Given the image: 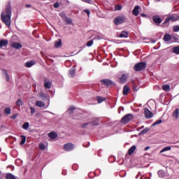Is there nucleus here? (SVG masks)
<instances>
[{
    "label": "nucleus",
    "mask_w": 179,
    "mask_h": 179,
    "mask_svg": "<svg viewBox=\"0 0 179 179\" xmlns=\"http://www.w3.org/2000/svg\"><path fill=\"white\" fill-rule=\"evenodd\" d=\"M10 17H12V7L10 3H8L4 10L1 14V19L3 24L10 27Z\"/></svg>",
    "instance_id": "obj_1"
},
{
    "label": "nucleus",
    "mask_w": 179,
    "mask_h": 179,
    "mask_svg": "<svg viewBox=\"0 0 179 179\" xmlns=\"http://www.w3.org/2000/svg\"><path fill=\"white\" fill-rule=\"evenodd\" d=\"M145 68H146V63L145 62L138 63L134 66V69L136 72H141V71H143V69H145Z\"/></svg>",
    "instance_id": "obj_2"
},
{
    "label": "nucleus",
    "mask_w": 179,
    "mask_h": 179,
    "mask_svg": "<svg viewBox=\"0 0 179 179\" xmlns=\"http://www.w3.org/2000/svg\"><path fill=\"white\" fill-rule=\"evenodd\" d=\"M125 20H127V18L124 15H120L116 17L114 19V23L116 24V26H118L119 24H121L122 23H124Z\"/></svg>",
    "instance_id": "obj_3"
},
{
    "label": "nucleus",
    "mask_w": 179,
    "mask_h": 179,
    "mask_svg": "<svg viewBox=\"0 0 179 179\" xmlns=\"http://www.w3.org/2000/svg\"><path fill=\"white\" fill-rule=\"evenodd\" d=\"M131 120H134V115L129 113L124 115L121 119V122L122 124H128V122H129V121H131Z\"/></svg>",
    "instance_id": "obj_4"
},
{
    "label": "nucleus",
    "mask_w": 179,
    "mask_h": 179,
    "mask_svg": "<svg viewBox=\"0 0 179 179\" xmlns=\"http://www.w3.org/2000/svg\"><path fill=\"white\" fill-rule=\"evenodd\" d=\"M128 78H129V73H123L119 79L120 83L124 85L128 80Z\"/></svg>",
    "instance_id": "obj_5"
},
{
    "label": "nucleus",
    "mask_w": 179,
    "mask_h": 179,
    "mask_svg": "<svg viewBox=\"0 0 179 179\" xmlns=\"http://www.w3.org/2000/svg\"><path fill=\"white\" fill-rule=\"evenodd\" d=\"M43 82L45 89H51V86H52V83L51 82V80H50L47 78H45Z\"/></svg>",
    "instance_id": "obj_6"
},
{
    "label": "nucleus",
    "mask_w": 179,
    "mask_h": 179,
    "mask_svg": "<svg viewBox=\"0 0 179 179\" xmlns=\"http://www.w3.org/2000/svg\"><path fill=\"white\" fill-rule=\"evenodd\" d=\"M64 149L66 152H71V150H73V149H75V145L71 143H66L64 145Z\"/></svg>",
    "instance_id": "obj_7"
},
{
    "label": "nucleus",
    "mask_w": 179,
    "mask_h": 179,
    "mask_svg": "<svg viewBox=\"0 0 179 179\" xmlns=\"http://www.w3.org/2000/svg\"><path fill=\"white\" fill-rule=\"evenodd\" d=\"M144 113H145V118H148V120H150V118H152V117H153V113H152V111H150L148 108H145L144 109Z\"/></svg>",
    "instance_id": "obj_8"
},
{
    "label": "nucleus",
    "mask_w": 179,
    "mask_h": 179,
    "mask_svg": "<svg viewBox=\"0 0 179 179\" xmlns=\"http://www.w3.org/2000/svg\"><path fill=\"white\" fill-rule=\"evenodd\" d=\"M101 83L108 87L113 86V85H114V82L107 79L101 80Z\"/></svg>",
    "instance_id": "obj_9"
},
{
    "label": "nucleus",
    "mask_w": 179,
    "mask_h": 179,
    "mask_svg": "<svg viewBox=\"0 0 179 179\" xmlns=\"http://www.w3.org/2000/svg\"><path fill=\"white\" fill-rule=\"evenodd\" d=\"M152 20L154 23H156V24H160V23L163 22V20H162V18H160L159 15H154L152 17Z\"/></svg>",
    "instance_id": "obj_10"
},
{
    "label": "nucleus",
    "mask_w": 179,
    "mask_h": 179,
    "mask_svg": "<svg viewBox=\"0 0 179 179\" xmlns=\"http://www.w3.org/2000/svg\"><path fill=\"white\" fill-rule=\"evenodd\" d=\"M38 96L45 101L46 100H50V95H47V94H45L44 92H40Z\"/></svg>",
    "instance_id": "obj_11"
},
{
    "label": "nucleus",
    "mask_w": 179,
    "mask_h": 179,
    "mask_svg": "<svg viewBox=\"0 0 179 179\" xmlns=\"http://www.w3.org/2000/svg\"><path fill=\"white\" fill-rule=\"evenodd\" d=\"M16 106L18 110H23V102L22 101V99H17V101H16Z\"/></svg>",
    "instance_id": "obj_12"
},
{
    "label": "nucleus",
    "mask_w": 179,
    "mask_h": 179,
    "mask_svg": "<svg viewBox=\"0 0 179 179\" xmlns=\"http://www.w3.org/2000/svg\"><path fill=\"white\" fill-rule=\"evenodd\" d=\"M11 47L13 48H15L16 50H19V49L22 48V44H20L17 42H13L11 44Z\"/></svg>",
    "instance_id": "obj_13"
},
{
    "label": "nucleus",
    "mask_w": 179,
    "mask_h": 179,
    "mask_svg": "<svg viewBox=\"0 0 179 179\" xmlns=\"http://www.w3.org/2000/svg\"><path fill=\"white\" fill-rule=\"evenodd\" d=\"M139 6H136L132 10V13L134 16H138L139 15Z\"/></svg>",
    "instance_id": "obj_14"
},
{
    "label": "nucleus",
    "mask_w": 179,
    "mask_h": 179,
    "mask_svg": "<svg viewBox=\"0 0 179 179\" xmlns=\"http://www.w3.org/2000/svg\"><path fill=\"white\" fill-rule=\"evenodd\" d=\"M36 107H40L41 108H43V107H45V102H43L42 101H36Z\"/></svg>",
    "instance_id": "obj_15"
},
{
    "label": "nucleus",
    "mask_w": 179,
    "mask_h": 179,
    "mask_svg": "<svg viewBox=\"0 0 179 179\" xmlns=\"http://www.w3.org/2000/svg\"><path fill=\"white\" fill-rule=\"evenodd\" d=\"M172 117L175 118L176 120H178L179 117V109L176 108L173 113H172Z\"/></svg>",
    "instance_id": "obj_16"
},
{
    "label": "nucleus",
    "mask_w": 179,
    "mask_h": 179,
    "mask_svg": "<svg viewBox=\"0 0 179 179\" xmlns=\"http://www.w3.org/2000/svg\"><path fill=\"white\" fill-rule=\"evenodd\" d=\"M24 65H25L26 68H31V66H33V65H36V62L31 60V61L25 63Z\"/></svg>",
    "instance_id": "obj_17"
},
{
    "label": "nucleus",
    "mask_w": 179,
    "mask_h": 179,
    "mask_svg": "<svg viewBox=\"0 0 179 179\" xmlns=\"http://www.w3.org/2000/svg\"><path fill=\"white\" fill-rule=\"evenodd\" d=\"M62 46V41L61 39H58V41H55V48H59V47Z\"/></svg>",
    "instance_id": "obj_18"
},
{
    "label": "nucleus",
    "mask_w": 179,
    "mask_h": 179,
    "mask_svg": "<svg viewBox=\"0 0 179 179\" xmlns=\"http://www.w3.org/2000/svg\"><path fill=\"white\" fill-rule=\"evenodd\" d=\"M128 34L129 33L127 31H122L120 34L119 37H120V38H127V37H128Z\"/></svg>",
    "instance_id": "obj_19"
},
{
    "label": "nucleus",
    "mask_w": 179,
    "mask_h": 179,
    "mask_svg": "<svg viewBox=\"0 0 179 179\" xmlns=\"http://www.w3.org/2000/svg\"><path fill=\"white\" fill-rule=\"evenodd\" d=\"M6 45H8V40L6 39L0 40V47H5Z\"/></svg>",
    "instance_id": "obj_20"
},
{
    "label": "nucleus",
    "mask_w": 179,
    "mask_h": 179,
    "mask_svg": "<svg viewBox=\"0 0 179 179\" xmlns=\"http://www.w3.org/2000/svg\"><path fill=\"white\" fill-rule=\"evenodd\" d=\"M2 72L6 82H9V75L8 74L6 70H3Z\"/></svg>",
    "instance_id": "obj_21"
},
{
    "label": "nucleus",
    "mask_w": 179,
    "mask_h": 179,
    "mask_svg": "<svg viewBox=\"0 0 179 179\" xmlns=\"http://www.w3.org/2000/svg\"><path fill=\"white\" fill-rule=\"evenodd\" d=\"M129 92V87H128L127 85H124V87L123 88L124 96H127V94H128Z\"/></svg>",
    "instance_id": "obj_22"
},
{
    "label": "nucleus",
    "mask_w": 179,
    "mask_h": 179,
    "mask_svg": "<svg viewBox=\"0 0 179 179\" xmlns=\"http://www.w3.org/2000/svg\"><path fill=\"white\" fill-rule=\"evenodd\" d=\"M90 124L91 127H97L99 125V119L94 120Z\"/></svg>",
    "instance_id": "obj_23"
},
{
    "label": "nucleus",
    "mask_w": 179,
    "mask_h": 179,
    "mask_svg": "<svg viewBox=\"0 0 179 179\" xmlns=\"http://www.w3.org/2000/svg\"><path fill=\"white\" fill-rule=\"evenodd\" d=\"M136 150V146L133 145L131 148L129 149V155H134V152Z\"/></svg>",
    "instance_id": "obj_24"
},
{
    "label": "nucleus",
    "mask_w": 179,
    "mask_h": 179,
    "mask_svg": "<svg viewBox=\"0 0 179 179\" xmlns=\"http://www.w3.org/2000/svg\"><path fill=\"white\" fill-rule=\"evenodd\" d=\"M48 136L49 138H51V139H55V138L58 136V134H57L55 132H50L49 133Z\"/></svg>",
    "instance_id": "obj_25"
},
{
    "label": "nucleus",
    "mask_w": 179,
    "mask_h": 179,
    "mask_svg": "<svg viewBox=\"0 0 179 179\" xmlns=\"http://www.w3.org/2000/svg\"><path fill=\"white\" fill-rule=\"evenodd\" d=\"M164 41H171V35L169 34H166L164 36Z\"/></svg>",
    "instance_id": "obj_26"
},
{
    "label": "nucleus",
    "mask_w": 179,
    "mask_h": 179,
    "mask_svg": "<svg viewBox=\"0 0 179 179\" xmlns=\"http://www.w3.org/2000/svg\"><path fill=\"white\" fill-rule=\"evenodd\" d=\"M76 72V69H75V68L70 69L69 75H70L71 78H73V76H75Z\"/></svg>",
    "instance_id": "obj_27"
},
{
    "label": "nucleus",
    "mask_w": 179,
    "mask_h": 179,
    "mask_svg": "<svg viewBox=\"0 0 179 179\" xmlns=\"http://www.w3.org/2000/svg\"><path fill=\"white\" fill-rule=\"evenodd\" d=\"M6 179H16V176H15L12 173H8L6 176Z\"/></svg>",
    "instance_id": "obj_28"
},
{
    "label": "nucleus",
    "mask_w": 179,
    "mask_h": 179,
    "mask_svg": "<svg viewBox=\"0 0 179 179\" xmlns=\"http://www.w3.org/2000/svg\"><path fill=\"white\" fill-rule=\"evenodd\" d=\"M162 89L164 92H170V85H164L162 86Z\"/></svg>",
    "instance_id": "obj_29"
},
{
    "label": "nucleus",
    "mask_w": 179,
    "mask_h": 179,
    "mask_svg": "<svg viewBox=\"0 0 179 179\" xmlns=\"http://www.w3.org/2000/svg\"><path fill=\"white\" fill-rule=\"evenodd\" d=\"M168 150H171V147L167 146L164 148L161 151L160 153H164V152H168Z\"/></svg>",
    "instance_id": "obj_30"
},
{
    "label": "nucleus",
    "mask_w": 179,
    "mask_h": 179,
    "mask_svg": "<svg viewBox=\"0 0 179 179\" xmlns=\"http://www.w3.org/2000/svg\"><path fill=\"white\" fill-rule=\"evenodd\" d=\"M96 100H97L98 103H103V101H106V99L103 98L101 96H98V97H96Z\"/></svg>",
    "instance_id": "obj_31"
},
{
    "label": "nucleus",
    "mask_w": 179,
    "mask_h": 179,
    "mask_svg": "<svg viewBox=\"0 0 179 179\" xmlns=\"http://www.w3.org/2000/svg\"><path fill=\"white\" fill-rule=\"evenodd\" d=\"M29 127H30V124L27 122L23 124V129H25V131H27Z\"/></svg>",
    "instance_id": "obj_32"
},
{
    "label": "nucleus",
    "mask_w": 179,
    "mask_h": 179,
    "mask_svg": "<svg viewBox=\"0 0 179 179\" xmlns=\"http://www.w3.org/2000/svg\"><path fill=\"white\" fill-rule=\"evenodd\" d=\"M64 21L66 22L67 24H71L72 20L69 19L68 17H64Z\"/></svg>",
    "instance_id": "obj_33"
},
{
    "label": "nucleus",
    "mask_w": 179,
    "mask_h": 179,
    "mask_svg": "<svg viewBox=\"0 0 179 179\" xmlns=\"http://www.w3.org/2000/svg\"><path fill=\"white\" fill-rule=\"evenodd\" d=\"M173 52H174V54L179 55V47L178 46L174 47L173 49Z\"/></svg>",
    "instance_id": "obj_34"
},
{
    "label": "nucleus",
    "mask_w": 179,
    "mask_h": 179,
    "mask_svg": "<svg viewBox=\"0 0 179 179\" xmlns=\"http://www.w3.org/2000/svg\"><path fill=\"white\" fill-rule=\"evenodd\" d=\"M75 107H71L68 109L67 112L69 113V114H73V111H75Z\"/></svg>",
    "instance_id": "obj_35"
},
{
    "label": "nucleus",
    "mask_w": 179,
    "mask_h": 179,
    "mask_svg": "<svg viewBox=\"0 0 179 179\" xmlns=\"http://www.w3.org/2000/svg\"><path fill=\"white\" fill-rule=\"evenodd\" d=\"M158 176L160 178H163L164 177V171L161 170L158 171Z\"/></svg>",
    "instance_id": "obj_36"
},
{
    "label": "nucleus",
    "mask_w": 179,
    "mask_h": 179,
    "mask_svg": "<svg viewBox=\"0 0 179 179\" xmlns=\"http://www.w3.org/2000/svg\"><path fill=\"white\" fill-rule=\"evenodd\" d=\"M38 148L41 150H44V149H45V145H44L43 143H41L38 145Z\"/></svg>",
    "instance_id": "obj_37"
},
{
    "label": "nucleus",
    "mask_w": 179,
    "mask_h": 179,
    "mask_svg": "<svg viewBox=\"0 0 179 179\" xmlns=\"http://www.w3.org/2000/svg\"><path fill=\"white\" fill-rule=\"evenodd\" d=\"M173 30L175 33H178L179 31V25H175L173 27Z\"/></svg>",
    "instance_id": "obj_38"
},
{
    "label": "nucleus",
    "mask_w": 179,
    "mask_h": 179,
    "mask_svg": "<svg viewBox=\"0 0 179 179\" xmlns=\"http://www.w3.org/2000/svg\"><path fill=\"white\" fill-rule=\"evenodd\" d=\"M162 122H163L162 120H158L152 124V127H155V125H159V124H162Z\"/></svg>",
    "instance_id": "obj_39"
},
{
    "label": "nucleus",
    "mask_w": 179,
    "mask_h": 179,
    "mask_svg": "<svg viewBox=\"0 0 179 179\" xmlns=\"http://www.w3.org/2000/svg\"><path fill=\"white\" fill-rule=\"evenodd\" d=\"M148 132H149V129L148 128H145L143 130H142L140 134L142 135L143 134H148Z\"/></svg>",
    "instance_id": "obj_40"
},
{
    "label": "nucleus",
    "mask_w": 179,
    "mask_h": 179,
    "mask_svg": "<svg viewBox=\"0 0 179 179\" xmlns=\"http://www.w3.org/2000/svg\"><path fill=\"white\" fill-rule=\"evenodd\" d=\"M93 40H91L87 43V47H92L93 45Z\"/></svg>",
    "instance_id": "obj_41"
},
{
    "label": "nucleus",
    "mask_w": 179,
    "mask_h": 179,
    "mask_svg": "<svg viewBox=\"0 0 179 179\" xmlns=\"http://www.w3.org/2000/svg\"><path fill=\"white\" fill-rule=\"evenodd\" d=\"M89 125H91L90 122H87V123L83 124L82 128H87V127H89Z\"/></svg>",
    "instance_id": "obj_42"
},
{
    "label": "nucleus",
    "mask_w": 179,
    "mask_h": 179,
    "mask_svg": "<svg viewBox=\"0 0 179 179\" xmlns=\"http://www.w3.org/2000/svg\"><path fill=\"white\" fill-rule=\"evenodd\" d=\"M4 113H5V114H10V108H6L4 110Z\"/></svg>",
    "instance_id": "obj_43"
},
{
    "label": "nucleus",
    "mask_w": 179,
    "mask_h": 179,
    "mask_svg": "<svg viewBox=\"0 0 179 179\" xmlns=\"http://www.w3.org/2000/svg\"><path fill=\"white\" fill-rule=\"evenodd\" d=\"M122 9V6L117 5L115 7V10H121Z\"/></svg>",
    "instance_id": "obj_44"
},
{
    "label": "nucleus",
    "mask_w": 179,
    "mask_h": 179,
    "mask_svg": "<svg viewBox=\"0 0 179 179\" xmlns=\"http://www.w3.org/2000/svg\"><path fill=\"white\" fill-rule=\"evenodd\" d=\"M30 110H31V115H33L34 113H36V108L31 107Z\"/></svg>",
    "instance_id": "obj_45"
},
{
    "label": "nucleus",
    "mask_w": 179,
    "mask_h": 179,
    "mask_svg": "<svg viewBox=\"0 0 179 179\" xmlns=\"http://www.w3.org/2000/svg\"><path fill=\"white\" fill-rule=\"evenodd\" d=\"M83 146L84 148H89V146H90V142H87V143H85Z\"/></svg>",
    "instance_id": "obj_46"
},
{
    "label": "nucleus",
    "mask_w": 179,
    "mask_h": 179,
    "mask_svg": "<svg viewBox=\"0 0 179 179\" xmlns=\"http://www.w3.org/2000/svg\"><path fill=\"white\" fill-rule=\"evenodd\" d=\"M54 8H55V9L59 8V3L57 2L53 5Z\"/></svg>",
    "instance_id": "obj_47"
},
{
    "label": "nucleus",
    "mask_w": 179,
    "mask_h": 179,
    "mask_svg": "<svg viewBox=\"0 0 179 179\" xmlns=\"http://www.w3.org/2000/svg\"><path fill=\"white\" fill-rule=\"evenodd\" d=\"M83 2H85L86 3H91L92 1L90 0H81Z\"/></svg>",
    "instance_id": "obj_48"
},
{
    "label": "nucleus",
    "mask_w": 179,
    "mask_h": 179,
    "mask_svg": "<svg viewBox=\"0 0 179 179\" xmlns=\"http://www.w3.org/2000/svg\"><path fill=\"white\" fill-rule=\"evenodd\" d=\"M84 12H85V13H87L88 16L89 15H90V10L89 9H85Z\"/></svg>",
    "instance_id": "obj_49"
},
{
    "label": "nucleus",
    "mask_w": 179,
    "mask_h": 179,
    "mask_svg": "<svg viewBox=\"0 0 179 179\" xmlns=\"http://www.w3.org/2000/svg\"><path fill=\"white\" fill-rule=\"evenodd\" d=\"M21 141H20V145H23V136H21Z\"/></svg>",
    "instance_id": "obj_50"
},
{
    "label": "nucleus",
    "mask_w": 179,
    "mask_h": 179,
    "mask_svg": "<svg viewBox=\"0 0 179 179\" xmlns=\"http://www.w3.org/2000/svg\"><path fill=\"white\" fill-rule=\"evenodd\" d=\"M16 117H17V115H13L11 116V118H12V120H15V118H16Z\"/></svg>",
    "instance_id": "obj_51"
},
{
    "label": "nucleus",
    "mask_w": 179,
    "mask_h": 179,
    "mask_svg": "<svg viewBox=\"0 0 179 179\" xmlns=\"http://www.w3.org/2000/svg\"><path fill=\"white\" fill-rule=\"evenodd\" d=\"M141 16H142V17H148V15L144 13H141Z\"/></svg>",
    "instance_id": "obj_52"
},
{
    "label": "nucleus",
    "mask_w": 179,
    "mask_h": 179,
    "mask_svg": "<svg viewBox=\"0 0 179 179\" xmlns=\"http://www.w3.org/2000/svg\"><path fill=\"white\" fill-rule=\"evenodd\" d=\"M26 143V136H23V143Z\"/></svg>",
    "instance_id": "obj_53"
},
{
    "label": "nucleus",
    "mask_w": 179,
    "mask_h": 179,
    "mask_svg": "<svg viewBox=\"0 0 179 179\" xmlns=\"http://www.w3.org/2000/svg\"><path fill=\"white\" fill-rule=\"evenodd\" d=\"M85 47H86V46H84V47H80V51H78V54H79V52H80V51H82V50H83V48H85Z\"/></svg>",
    "instance_id": "obj_54"
},
{
    "label": "nucleus",
    "mask_w": 179,
    "mask_h": 179,
    "mask_svg": "<svg viewBox=\"0 0 179 179\" xmlns=\"http://www.w3.org/2000/svg\"><path fill=\"white\" fill-rule=\"evenodd\" d=\"M31 6V5H30V4H27V5H26V7H27V8H30Z\"/></svg>",
    "instance_id": "obj_55"
},
{
    "label": "nucleus",
    "mask_w": 179,
    "mask_h": 179,
    "mask_svg": "<svg viewBox=\"0 0 179 179\" xmlns=\"http://www.w3.org/2000/svg\"><path fill=\"white\" fill-rule=\"evenodd\" d=\"M149 148H150L149 146L145 147V150H148V149H149Z\"/></svg>",
    "instance_id": "obj_56"
},
{
    "label": "nucleus",
    "mask_w": 179,
    "mask_h": 179,
    "mask_svg": "<svg viewBox=\"0 0 179 179\" xmlns=\"http://www.w3.org/2000/svg\"><path fill=\"white\" fill-rule=\"evenodd\" d=\"M19 162H20V160L17 159V160L15 161V163H19Z\"/></svg>",
    "instance_id": "obj_57"
},
{
    "label": "nucleus",
    "mask_w": 179,
    "mask_h": 179,
    "mask_svg": "<svg viewBox=\"0 0 179 179\" xmlns=\"http://www.w3.org/2000/svg\"><path fill=\"white\" fill-rule=\"evenodd\" d=\"M160 1H162V0H157V2H160Z\"/></svg>",
    "instance_id": "obj_58"
},
{
    "label": "nucleus",
    "mask_w": 179,
    "mask_h": 179,
    "mask_svg": "<svg viewBox=\"0 0 179 179\" xmlns=\"http://www.w3.org/2000/svg\"><path fill=\"white\" fill-rule=\"evenodd\" d=\"M62 174H63L64 176H65L66 173H64V172H63Z\"/></svg>",
    "instance_id": "obj_59"
},
{
    "label": "nucleus",
    "mask_w": 179,
    "mask_h": 179,
    "mask_svg": "<svg viewBox=\"0 0 179 179\" xmlns=\"http://www.w3.org/2000/svg\"><path fill=\"white\" fill-rule=\"evenodd\" d=\"M50 114H54V113H51V112H49Z\"/></svg>",
    "instance_id": "obj_60"
},
{
    "label": "nucleus",
    "mask_w": 179,
    "mask_h": 179,
    "mask_svg": "<svg viewBox=\"0 0 179 179\" xmlns=\"http://www.w3.org/2000/svg\"><path fill=\"white\" fill-rule=\"evenodd\" d=\"M42 1H45V0H42Z\"/></svg>",
    "instance_id": "obj_61"
}]
</instances>
